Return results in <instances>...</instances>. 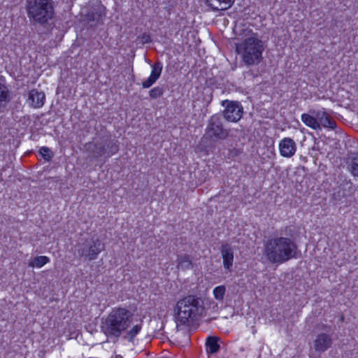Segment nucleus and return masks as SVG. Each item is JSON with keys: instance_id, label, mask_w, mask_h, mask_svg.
<instances>
[{"instance_id": "obj_24", "label": "nucleus", "mask_w": 358, "mask_h": 358, "mask_svg": "<svg viewBox=\"0 0 358 358\" xmlns=\"http://www.w3.org/2000/svg\"><path fill=\"white\" fill-rule=\"evenodd\" d=\"M226 293V287L224 285L215 287L213 290L214 298L218 301H222Z\"/></svg>"}, {"instance_id": "obj_26", "label": "nucleus", "mask_w": 358, "mask_h": 358, "mask_svg": "<svg viewBox=\"0 0 358 358\" xmlns=\"http://www.w3.org/2000/svg\"><path fill=\"white\" fill-rule=\"evenodd\" d=\"M164 94V89L162 87L157 86L151 89L149 95L151 99H156L161 97Z\"/></svg>"}, {"instance_id": "obj_12", "label": "nucleus", "mask_w": 358, "mask_h": 358, "mask_svg": "<svg viewBox=\"0 0 358 358\" xmlns=\"http://www.w3.org/2000/svg\"><path fill=\"white\" fill-rule=\"evenodd\" d=\"M220 252L223 259V266L225 269L231 271L234 263V252L231 247L227 244L221 246Z\"/></svg>"}, {"instance_id": "obj_22", "label": "nucleus", "mask_w": 358, "mask_h": 358, "mask_svg": "<svg viewBox=\"0 0 358 358\" xmlns=\"http://www.w3.org/2000/svg\"><path fill=\"white\" fill-rule=\"evenodd\" d=\"M349 169L352 176L358 177V152L350 158Z\"/></svg>"}, {"instance_id": "obj_23", "label": "nucleus", "mask_w": 358, "mask_h": 358, "mask_svg": "<svg viewBox=\"0 0 358 358\" xmlns=\"http://www.w3.org/2000/svg\"><path fill=\"white\" fill-rule=\"evenodd\" d=\"M219 6L213 7V4H209L213 10H226L230 8L234 3L235 0H215Z\"/></svg>"}, {"instance_id": "obj_20", "label": "nucleus", "mask_w": 358, "mask_h": 358, "mask_svg": "<svg viewBox=\"0 0 358 358\" xmlns=\"http://www.w3.org/2000/svg\"><path fill=\"white\" fill-rule=\"evenodd\" d=\"M50 262V258L47 256H37L34 257L29 263V266L32 268H41Z\"/></svg>"}, {"instance_id": "obj_7", "label": "nucleus", "mask_w": 358, "mask_h": 358, "mask_svg": "<svg viewBox=\"0 0 358 358\" xmlns=\"http://www.w3.org/2000/svg\"><path fill=\"white\" fill-rule=\"evenodd\" d=\"M222 106H224L223 116L226 120L237 122L241 120L243 108L238 101L225 100L222 102Z\"/></svg>"}, {"instance_id": "obj_13", "label": "nucleus", "mask_w": 358, "mask_h": 358, "mask_svg": "<svg viewBox=\"0 0 358 358\" xmlns=\"http://www.w3.org/2000/svg\"><path fill=\"white\" fill-rule=\"evenodd\" d=\"M316 117L320 125L331 129H334L336 127V121L324 110H317L316 112Z\"/></svg>"}, {"instance_id": "obj_21", "label": "nucleus", "mask_w": 358, "mask_h": 358, "mask_svg": "<svg viewBox=\"0 0 358 358\" xmlns=\"http://www.w3.org/2000/svg\"><path fill=\"white\" fill-rule=\"evenodd\" d=\"M192 266V258L189 255L178 257V267L182 269H189Z\"/></svg>"}, {"instance_id": "obj_14", "label": "nucleus", "mask_w": 358, "mask_h": 358, "mask_svg": "<svg viewBox=\"0 0 358 358\" xmlns=\"http://www.w3.org/2000/svg\"><path fill=\"white\" fill-rule=\"evenodd\" d=\"M105 15L106 8L100 5L87 13V19L89 22H95L96 24H102Z\"/></svg>"}, {"instance_id": "obj_2", "label": "nucleus", "mask_w": 358, "mask_h": 358, "mask_svg": "<svg viewBox=\"0 0 358 358\" xmlns=\"http://www.w3.org/2000/svg\"><path fill=\"white\" fill-rule=\"evenodd\" d=\"M296 244L287 237L268 239L264 245V255L272 263L282 264L296 257Z\"/></svg>"}, {"instance_id": "obj_3", "label": "nucleus", "mask_w": 358, "mask_h": 358, "mask_svg": "<svg viewBox=\"0 0 358 358\" xmlns=\"http://www.w3.org/2000/svg\"><path fill=\"white\" fill-rule=\"evenodd\" d=\"M178 320L182 324L198 320L205 313L203 300L196 295H187L178 301L175 308Z\"/></svg>"}, {"instance_id": "obj_19", "label": "nucleus", "mask_w": 358, "mask_h": 358, "mask_svg": "<svg viewBox=\"0 0 358 358\" xmlns=\"http://www.w3.org/2000/svg\"><path fill=\"white\" fill-rule=\"evenodd\" d=\"M10 101V92L7 86L0 83V112Z\"/></svg>"}, {"instance_id": "obj_15", "label": "nucleus", "mask_w": 358, "mask_h": 358, "mask_svg": "<svg viewBox=\"0 0 358 358\" xmlns=\"http://www.w3.org/2000/svg\"><path fill=\"white\" fill-rule=\"evenodd\" d=\"M105 245L99 239H96L89 247L87 253H83V255L87 257L89 260H94L97 258L99 254L104 250Z\"/></svg>"}, {"instance_id": "obj_17", "label": "nucleus", "mask_w": 358, "mask_h": 358, "mask_svg": "<svg viewBox=\"0 0 358 358\" xmlns=\"http://www.w3.org/2000/svg\"><path fill=\"white\" fill-rule=\"evenodd\" d=\"M219 337L217 336H208L206 341V351L208 354H215L220 349L219 344Z\"/></svg>"}, {"instance_id": "obj_6", "label": "nucleus", "mask_w": 358, "mask_h": 358, "mask_svg": "<svg viewBox=\"0 0 358 358\" xmlns=\"http://www.w3.org/2000/svg\"><path fill=\"white\" fill-rule=\"evenodd\" d=\"M205 135L213 141L224 140L229 136V130L224 127L220 115L214 114L210 117L206 128Z\"/></svg>"}, {"instance_id": "obj_8", "label": "nucleus", "mask_w": 358, "mask_h": 358, "mask_svg": "<svg viewBox=\"0 0 358 358\" xmlns=\"http://www.w3.org/2000/svg\"><path fill=\"white\" fill-rule=\"evenodd\" d=\"M119 151V145L117 142H110L106 145L96 143L94 144L93 153L94 157L98 158L100 157L106 156L110 157L112 155L116 154Z\"/></svg>"}, {"instance_id": "obj_11", "label": "nucleus", "mask_w": 358, "mask_h": 358, "mask_svg": "<svg viewBox=\"0 0 358 358\" xmlns=\"http://www.w3.org/2000/svg\"><path fill=\"white\" fill-rule=\"evenodd\" d=\"M332 345L331 336L325 333H321L317 335L314 341V348L315 351L324 352Z\"/></svg>"}, {"instance_id": "obj_16", "label": "nucleus", "mask_w": 358, "mask_h": 358, "mask_svg": "<svg viewBox=\"0 0 358 358\" xmlns=\"http://www.w3.org/2000/svg\"><path fill=\"white\" fill-rule=\"evenodd\" d=\"M29 99L32 106L36 108H41L45 101V95L43 92H38L36 90H32L29 93Z\"/></svg>"}, {"instance_id": "obj_9", "label": "nucleus", "mask_w": 358, "mask_h": 358, "mask_svg": "<svg viewBox=\"0 0 358 358\" xmlns=\"http://www.w3.org/2000/svg\"><path fill=\"white\" fill-rule=\"evenodd\" d=\"M280 155L286 158H290L294 155L296 151V145L294 141L289 137H285L279 142Z\"/></svg>"}, {"instance_id": "obj_27", "label": "nucleus", "mask_w": 358, "mask_h": 358, "mask_svg": "<svg viewBox=\"0 0 358 358\" xmlns=\"http://www.w3.org/2000/svg\"><path fill=\"white\" fill-rule=\"evenodd\" d=\"M141 324H136L131 327V329L127 332V336L131 339L135 338L141 330Z\"/></svg>"}, {"instance_id": "obj_28", "label": "nucleus", "mask_w": 358, "mask_h": 358, "mask_svg": "<svg viewBox=\"0 0 358 358\" xmlns=\"http://www.w3.org/2000/svg\"><path fill=\"white\" fill-rule=\"evenodd\" d=\"M143 38L145 39V42H149L150 41V36L149 35L143 34Z\"/></svg>"}, {"instance_id": "obj_1", "label": "nucleus", "mask_w": 358, "mask_h": 358, "mask_svg": "<svg viewBox=\"0 0 358 358\" xmlns=\"http://www.w3.org/2000/svg\"><path fill=\"white\" fill-rule=\"evenodd\" d=\"M134 314L127 307L117 306L102 318L101 330L108 338H118L130 327Z\"/></svg>"}, {"instance_id": "obj_5", "label": "nucleus", "mask_w": 358, "mask_h": 358, "mask_svg": "<svg viewBox=\"0 0 358 358\" xmlns=\"http://www.w3.org/2000/svg\"><path fill=\"white\" fill-rule=\"evenodd\" d=\"M26 10L30 20L41 25L47 24L55 15L51 0H28Z\"/></svg>"}, {"instance_id": "obj_25", "label": "nucleus", "mask_w": 358, "mask_h": 358, "mask_svg": "<svg viewBox=\"0 0 358 358\" xmlns=\"http://www.w3.org/2000/svg\"><path fill=\"white\" fill-rule=\"evenodd\" d=\"M38 152L46 162L51 161L54 156L52 151L46 146L40 148Z\"/></svg>"}, {"instance_id": "obj_10", "label": "nucleus", "mask_w": 358, "mask_h": 358, "mask_svg": "<svg viewBox=\"0 0 358 358\" xmlns=\"http://www.w3.org/2000/svg\"><path fill=\"white\" fill-rule=\"evenodd\" d=\"M163 69V65L160 62L154 63L152 66V71L150 76L142 83V87L148 89L159 78Z\"/></svg>"}, {"instance_id": "obj_18", "label": "nucleus", "mask_w": 358, "mask_h": 358, "mask_svg": "<svg viewBox=\"0 0 358 358\" xmlns=\"http://www.w3.org/2000/svg\"><path fill=\"white\" fill-rule=\"evenodd\" d=\"M301 120L305 125L313 129H320V123L317 121L316 113L315 117L308 113H303L301 116Z\"/></svg>"}, {"instance_id": "obj_4", "label": "nucleus", "mask_w": 358, "mask_h": 358, "mask_svg": "<svg viewBox=\"0 0 358 358\" xmlns=\"http://www.w3.org/2000/svg\"><path fill=\"white\" fill-rule=\"evenodd\" d=\"M264 51V43L257 34H253L236 44V52L246 66L260 64L263 59Z\"/></svg>"}]
</instances>
